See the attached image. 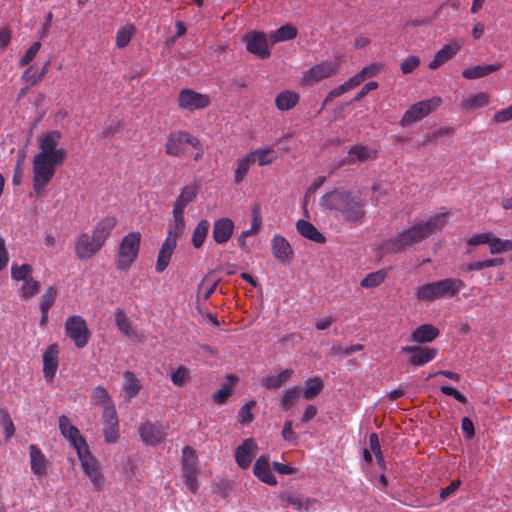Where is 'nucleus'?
<instances>
[{
  "label": "nucleus",
  "instance_id": "52",
  "mask_svg": "<svg viewBox=\"0 0 512 512\" xmlns=\"http://www.w3.org/2000/svg\"><path fill=\"white\" fill-rule=\"evenodd\" d=\"M57 295H58V291H57L56 286H49L46 289V291L42 295L41 301H40L41 312H45V310H50V308L55 303Z\"/></svg>",
  "mask_w": 512,
  "mask_h": 512
},
{
  "label": "nucleus",
  "instance_id": "1",
  "mask_svg": "<svg viewBox=\"0 0 512 512\" xmlns=\"http://www.w3.org/2000/svg\"><path fill=\"white\" fill-rule=\"evenodd\" d=\"M62 133L58 130L43 133L38 138L39 152L33 157V189L41 196L50 183L56 168L63 164L67 151L59 147Z\"/></svg>",
  "mask_w": 512,
  "mask_h": 512
},
{
  "label": "nucleus",
  "instance_id": "17",
  "mask_svg": "<svg viewBox=\"0 0 512 512\" xmlns=\"http://www.w3.org/2000/svg\"><path fill=\"white\" fill-rule=\"evenodd\" d=\"M59 428L62 435L71 442L76 451L87 445L85 439L80 435L78 428L70 423L67 416L62 415L59 417Z\"/></svg>",
  "mask_w": 512,
  "mask_h": 512
},
{
  "label": "nucleus",
  "instance_id": "51",
  "mask_svg": "<svg viewBox=\"0 0 512 512\" xmlns=\"http://www.w3.org/2000/svg\"><path fill=\"white\" fill-rule=\"evenodd\" d=\"M33 268L30 264H22L17 266L15 264L11 267V277L14 281H26L32 277Z\"/></svg>",
  "mask_w": 512,
  "mask_h": 512
},
{
  "label": "nucleus",
  "instance_id": "61",
  "mask_svg": "<svg viewBox=\"0 0 512 512\" xmlns=\"http://www.w3.org/2000/svg\"><path fill=\"white\" fill-rule=\"evenodd\" d=\"M363 349H364V346L362 344H353V345H350V346H347V347L334 346L331 349V353L333 355L348 356V355H350L352 353L362 351Z\"/></svg>",
  "mask_w": 512,
  "mask_h": 512
},
{
  "label": "nucleus",
  "instance_id": "12",
  "mask_svg": "<svg viewBox=\"0 0 512 512\" xmlns=\"http://www.w3.org/2000/svg\"><path fill=\"white\" fill-rule=\"evenodd\" d=\"M103 436L107 443H115L119 438V419L115 406L105 407L102 412Z\"/></svg>",
  "mask_w": 512,
  "mask_h": 512
},
{
  "label": "nucleus",
  "instance_id": "22",
  "mask_svg": "<svg viewBox=\"0 0 512 512\" xmlns=\"http://www.w3.org/2000/svg\"><path fill=\"white\" fill-rule=\"evenodd\" d=\"M59 348L57 344L48 346L43 354V373L46 379H53L58 368Z\"/></svg>",
  "mask_w": 512,
  "mask_h": 512
},
{
  "label": "nucleus",
  "instance_id": "19",
  "mask_svg": "<svg viewBox=\"0 0 512 512\" xmlns=\"http://www.w3.org/2000/svg\"><path fill=\"white\" fill-rule=\"evenodd\" d=\"M139 434L145 444L152 446L163 441L166 436L160 425L150 421L143 423L139 427Z\"/></svg>",
  "mask_w": 512,
  "mask_h": 512
},
{
  "label": "nucleus",
  "instance_id": "40",
  "mask_svg": "<svg viewBox=\"0 0 512 512\" xmlns=\"http://www.w3.org/2000/svg\"><path fill=\"white\" fill-rule=\"evenodd\" d=\"M293 373L292 369H285L277 375L263 377L261 379V385L267 389H278L293 375Z\"/></svg>",
  "mask_w": 512,
  "mask_h": 512
},
{
  "label": "nucleus",
  "instance_id": "37",
  "mask_svg": "<svg viewBox=\"0 0 512 512\" xmlns=\"http://www.w3.org/2000/svg\"><path fill=\"white\" fill-rule=\"evenodd\" d=\"M123 391L126 401H130L136 397L141 389L140 383L136 375L131 371H125L123 374Z\"/></svg>",
  "mask_w": 512,
  "mask_h": 512
},
{
  "label": "nucleus",
  "instance_id": "3",
  "mask_svg": "<svg viewBox=\"0 0 512 512\" xmlns=\"http://www.w3.org/2000/svg\"><path fill=\"white\" fill-rule=\"evenodd\" d=\"M320 205L328 210L340 213L342 219L353 225L366 221V202L359 194L345 189L327 192L320 199Z\"/></svg>",
  "mask_w": 512,
  "mask_h": 512
},
{
  "label": "nucleus",
  "instance_id": "26",
  "mask_svg": "<svg viewBox=\"0 0 512 512\" xmlns=\"http://www.w3.org/2000/svg\"><path fill=\"white\" fill-rule=\"evenodd\" d=\"M440 334L437 327L432 324H422L413 330L411 339L419 344L430 343L435 340Z\"/></svg>",
  "mask_w": 512,
  "mask_h": 512
},
{
  "label": "nucleus",
  "instance_id": "23",
  "mask_svg": "<svg viewBox=\"0 0 512 512\" xmlns=\"http://www.w3.org/2000/svg\"><path fill=\"white\" fill-rule=\"evenodd\" d=\"M117 224V218L114 215H108L101 219L93 229L92 235L99 243L104 245L107 238Z\"/></svg>",
  "mask_w": 512,
  "mask_h": 512
},
{
  "label": "nucleus",
  "instance_id": "30",
  "mask_svg": "<svg viewBox=\"0 0 512 512\" xmlns=\"http://www.w3.org/2000/svg\"><path fill=\"white\" fill-rule=\"evenodd\" d=\"M280 502L283 507L293 506L297 511H302L303 509L307 510L315 500L304 499L297 493L287 491L280 495Z\"/></svg>",
  "mask_w": 512,
  "mask_h": 512
},
{
  "label": "nucleus",
  "instance_id": "44",
  "mask_svg": "<svg viewBox=\"0 0 512 512\" xmlns=\"http://www.w3.org/2000/svg\"><path fill=\"white\" fill-rule=\"evenodd\" d=\"M182 472H198V457L196 451L191 446H185L182 450Z\"/></svg>",
  "mask_w": 512,
  "mask_h": 512
},
{
  "label": "nucleus",
  "instance_id": "56",
  "mask_svg": "<svg viewBox=\"0 0 512 512\" xmlns=\"http://www.w3.org/2000/svg\"><path fill=\"white\" fill-rule=\"evenodd\" d=\"M40 290V284L33 279V277L24 281V284L21 287V297L23 299H29L35 296Z\"/></svg>",
  "mask_w": 512,
  "mask_h": 512
},
{
  "label": "nucleus",
  "instance_id": "36",
  "mask_svg": "<svg viewBox=\"0 0 512 512\" xmlns=\"http://www.w3.org/2000/svg\"><path fill=\"white\" fill-rule=\"evenodd\" d=\"M252 154H245L243 157L238 158L235 162L234 169V183L240 184L247 176L250 167L254 164Z\"/></svg>",
  "mask_w": 512,
  "mask_h": 512
},
{
  "label": "nucleus",
  "instance_id": "47",
  "mask_svg": "<svg viewBox=\"0 0 512 512\" xmlns=\"http://www.w3.org/2000/svg\"><path fill=\"white\" fill-rule=\"evenodd\" d=\"M324 383L320 377H313L305 382L303 397L306 400L314 399L323 389Z\"/></svg>",
  "mask_w": 512,
  "mask_h": 512
},
{
  "label": "nucleus",
  "instance_id": "6",
  "mask_svg": "<svg viewBox=\"0 0 512 512\" xmlns=\"http://www.w3.org/2000/svg\"><path fill=\"white\" fill-rule=\"evenodd\" d=\"M186 145L200 148V140L187 131L171 132L166 139L165 152L169 156L182 157L186 152Z\"/></svg>",
  "mask_w": 512,
  "mask_h": 512
},
{
  "label": "nucleus",
  "instance_id": "41",
  "mask_svg": "<svg viewBox=\"0 0 512 512\" xmlns=\"http://www.w3.org/2000/svg\"><path fill=\"white\" fill-rule=\"evenodd\" d=\"M115 324L117 329L125 336L134 337L136 335L132 321L121 308L115 310Z\"/></svg>",
  "mask_w": 512,
  "mask_h": 512
},
{
  "label": "nucleus",
  "instance_id": "8",
  "mask_svg": "<svg viewBox=\"0 0 512 512\" xmlns=\"http://www.w3.org/2000/svg\"><path fill=\"white\" fill-rule=\"evenodd\" d=\"M65 332L79 349L84 348L91 337V333L85 319L79 315L69 316L66 319Z\"/></svg>",
  "mask_w": 512,
  "mask_h": 512
},
{
  "label": "nucleus",
  "instance_id": "15",
  "mask_svg": "<svg viewBox=\"0 0 512 512\" xmlns=\"http://www.w3.org/2000/svg\"><path fill=\"white\" fill-rule=\"evenodd\" d=\"M377 157L376 150L369 148L366 145H354L349 148L347 156L340 162L341 165H354L356 163H362L367 160H373Z\"/></svg>",
  "mask_w": 512,
  "mask_h": 512
},
{
  "label": "nucleus",
  "instance_id": "35",
  "mask_svg": "<svg viewBox=\"0 0 512 512\" xmlns=\"http://www.w3.org/2000/svg\"><path fill=\"white\" fill-rule=\"evenodd\" d=\"M300 95L291 90L279 93L275 98V105L280 111H288L294 108L299 102Z\"/></svg>",
  "mask_w": 512,
  "mask_h": 512
},
{
  "label": "nucleus",
  "instance_id": "11",
  "mask_svg": "<svg viewBox=\"0 0 512 512\" xmlns=\"http://www.w3.org/2000/svg\"><path fill=\"white\" fill-rule=\"evenodd\" d=\"M210 102L208 95L198 93L192 89H183L178 96L179 106L189 111L204 109L210 105Z\"/></svg>",
  "mask_w": 512,
  "mask_h": 512
},
{
  "label": "nucleus",
  "instance_id": "54",
  "mask_svg": "<svg viewBox=\"0 0 512 512\" xmlns=\"http://www.w3.org/2000/svg\"><path fill=\"white\" fill-rule=\"evenodd\" d=\"M171 381L175 386L181 387L190 381V371L185 366H179L171 374Z\"/></svg>",
  "mask_w": 512,
  "mask_h": 512
},
{
  "label": "nucleus",
  "instance_id": "16",
  "mask_svg": "<svg viewBox=\"0 0 512 512\" xmlns=\"http://www.w3.org/2000/svg\"><path fill=\"white\" fill-rule=\"evenodd\" d=\"M273 256L283 264H290L294 257V251L288 240L281 235H274L271 240Z\"/></svg>",
  "mask_w": 512,
  "mask_h": 512
},
{
  "label": "nucleus",
  "instance_id": "21",
  "mask_svg": "<svg viewBox=\"0 0 512 512\" xmlns=\"http://www.w3.org/2000/svg\"><path fill=\"white\" fill-rule=\"evenodd\" d=\"M257 445L253 439H245L235 450V460L238 466L246 469L250 466Z\"/></svg>",
  "mask_w": 512,
  "mask_h": 512
},
{
  "label": "nucleus",
  "instance_id": "50",
  "mask_svg": "<svg viewBox=\"0 0 512 512\" xmlns=\"http://www.w3.org/2000/svg\"><path fill=\"white\" fill-rule=\"evenodd\" d=\"M134 33L135 27L132 24L119 28L116 33V46L119 49L125 48L130 43Z\"/></svg>",
  "mask_w": 512,
  "mask_h": 512
},
{
  "label": "nucleus",
  "instance_id": "46",
  "mask_svg": "<svg viewBox=\"0 0 512 512\" xmlns=\"http://www.w3.org/2000/svg\"><path fill=\"white\" fill-rule=\"evenodd\" d=\"M386 277L387 272L383 269L368 273L361 280L360 286L365 289L378 287L385 281Z\"/></svg>",
  "mask_w": 512,
  "mask_h": 512
},
{
  "label": "nucleus",
  "instance_id": "20",
  "mask_svg": "<svg viewBox=\"0 0 512 512\" xmlns=\"http://www.w3.org/2000/svg\"><path fill=\"white\" fill-rule=\"evenodd\" d=\"M234 222L230 218H220L214 222L212 236L217 244L227 243L234 232Z\"/></svg>",
  "mask_w": 512,
  "mask_h": 512
},
{
  "label": "nucleus",
  "instance_id": "18",
  "mask_svg": "<svg viewBox=\"0 0 512 512\" xmlns=\"http://www.w3.org/2000/svg\"><path fill=\"white\" fill-rule=\"evenodd\" d=\"M29 456L32 473L39 477L45 476L50 462L42 450L37 445L31 444L29 446Z\"/></svg>",
  "mask_w": 512,
  "mask_h": 512
},
{
  "label": "nucleus",
  "instance_id": "39",
  "mask_svg": "<svg viewBox=\"0 0 512 512\" xmlns=\"http://www.w3.org/2000/svg\"><path fill=\"white\" fill-rule=\"evenodd\" d=\"M90 403L93 406H102L103 410L105 407L115 406L107 389L101 385L92 389L90 395Z\"/></svg>",
  "mask_w": 512,
  "mask_h": 512
},
{
  "label": "nucleus",
  "instance_id": "25",
  "mask_svg": "<svg viewBox=\"0 0 512 512\" xmlns=\"http://www.w3.org/2000/svg\"><path fill=\"white\" fill-rule=\"evenodd\" d=\"M461 46L457 43L444 45L434 56V59L429 63L428 67L431 70H436L447 61L452 59Z\"/></svg>",
  "mask_w": 512,
  "mask_h": 512
},
{
  "label": "nucleus",
  "instance_id": "29",
  "mask_svg": "<svg viewBox=\"0 0 512 512\" xmlns=\"http://www.w3.org/2000/svg\"><path fill=\"white\" fill-rule=\"evenodd\" d=\"M296 229L301 236L310 241L318 244L326 242L325 236L309 221L298 220L296 222Z\"/></svg>",
  "mask_w": 512,
  "mask_h": 512
},
{
  "label": "nucleus",
  "instance_id": "7",
  "mask_svg": "<svg viewBox=\"0 0 512 512\" xmlns=\"http://www.w3.org/2000/svg\"><path fill=\"white\" fill-rule=\"evenodd\" d=\"M78 458L81 462L82 470L89 477L95 490L103 489L104 477L100 470L97 459L90 453L88 445L79 448L77 451Z\"/></svg>",
  "mask_w": 512,
  "mask_h": 512
},
{
  "label": "nucleus",
  "instance_id": "63",
  "mask_svg": "<svg viewBox=\"0 0 512 512\" xmlns=\"http://www.w3.org/2000/svg\"><path fill=\"white\" fill-rule=\"evenodd\" d=\"M282 437L285 441H287L291 444H297L298 436L293 431L292 421L286 420L284 422L283 429H282Z\"/></svg>",
  "mask_w": 512,
  "mask_h": 512
},
{
  "label": "nucleus",
  "instance_id": "13",
  "mask_svg": "<svg viewBox=\"0 0 512 512\" xmlns=\"http://www.w3.org/2000/svg\"><path fill=\"white\" fill-rule=\"evenodd\" d=\"M101 248L102 244L93 235L82 233L76 241L75 254L80 260H87L92 258Z\"/></svg>",
  "mask_w": 512,
  "mask_h": 512
},
{
  "label": "nucleus",
  "instance_id": "48",
  "mask_svg": "<svg viewBox=\"0 0 512 512\" xmlns=\"http://www.w3.org/2000/svg\"><path fill=\"white\" fill-rule=\"evenodd\" d=\"M209 221L208 220H201L198 222L197 226L195 227L193 234H192V244L195 248H200L207 237L208 231H209Z\"/></svg>",
  "mask_w": 512,
  "mask_h": 512
},
{
  "label": "nucleus",
  "instance_id": "43",
  "mask_svg": "<svg viewBox=\"0 0 512 512\" xmlns=\"http://www.w3.org/2000/svg\"><path fill=\"white\" fill-rule=\"evenodd\" d=\"M490 96L486 92L469 95L463 102L462 107L467 110H475L486 107L489 104Z\"/></svg>",
  "mask_w": 512,
  "mask_h": 512
},
{
  "label": "nucleus",
  "instance_id": "60",
  "mask_svg": "<svg viewBox=\"0 0 512 512\" xmlns=\"http://www.w3.org/2000/svg\"><path fill=\"white\" fill-rule=\"evenodd\" d=\"M197 473L198 472H193V471L182 472V477L184 479V483H185L187 489L192 493H196L199 488L198 481H197Z\"/></svg>",
  "mask_w": 512,
  "mask_h": 512
},
{
  "label": "nucleus",
  "instance_id": "53",
  "mask_svg": "<svg viewBox=\"0 0 512 512\" xmlns=\"http://www.w3.org/2000/svg\"><path fill=\"white\" fill-rule=\"evenodd\" d=\"M301 393L300 388L293 387L284 391L281 399V407L283 410H289L297 401Z\"/></svg>",
  "mask_w": 512,
  "mask_h": 512
},
{
  "label": "nucleus",
  "instance_id": "42",
  "mask_svg": "<svg viewBox=\"0 0 512 512\" xmlns=\"http://www.w3.org/2000/svg\"><path fill=\"white\" fill-rule=\"evenodd\" d=\"M297 33L298 31L296 27L289 24L283 25L277 30L269 33L270 43L274 45L278 42L293 40L294 38H296Z\"/></svg>",
  "mask_w": 512,
  "mask_h": 512
},
{
  "label": "nucleus",
  "instance_id": "57",
  "mask_svg": "<svg viewBox=\"0 0 512 512\" xmlns=\"http://www.w3.org/2000/svg\"><path fill=\"white\" fill-rule=\"evenodd\" d=\"M512 242L509 240H502L498 237L491 235V241L488 242L489 250L491 254H498L507 251Z\"/></svg>",
  "mask_w": 512,
  "mask_h": 512
},
{
  "label": "nucleus",
  "instance_id": "27",
  "mask_svg": "<svg viewBox=\"0 0 512 512\" xmlns=\"http://www.w3.org/2000/svg\"><path fill=\"white\" fill-rule=\"evenodd\" d=\"M253 473L260 481L268 485L274 486L277 484V480L272 474L268 459L265 456H260L256 460L253 466Z\"/></svg>",
  "mask_w": 512,
  "mask_h": 512
},
{
  "label": "nucleus",
  "instance_id": "5",
  "mask_svg": "<svg viewBox=\"0 0 512 512\" xmlns=\"http://www.w3.org/2000/svg\"><path fill=\"white\" fill-rule=\"evenodd\" d=\"M441 103L442 99L440 97L435 96L430 99L419 101L413 104L404 113L403 117L400 120V125L402 127H406L422 120L430 113L437 110L440 107Z\"/></svg>",
  "mask_w": 512,
  "mask_h": 512
},
{
  "label": "nucleus",
  "instance_id": "2",
  "mask_svg": "<svg viewBox=\"0 0 512 512\" xmlns=\"http://www.w3.org/2000/svg\"><path fill=\"white\" fill-rule=\"evenodd\" d=\"M448 213L431 215L425 221H416L411 226L404 228L396 237L386 242L389 252L398 253L416 244L422 243L432 235L441 231L446 225Z\"/></svg>",
  "mask_w": 512,
  "mask_h": 512
},
{
  "label": "nucleus",
  "instance_id": "31",
  "mask_svg": "<svg viewBox=\"0 0 512 512\" xmlns=\"http://www.w3.org/2000/svg\"><path fill=\"white\" fill-rule=\"evenodd\" d=\"M502 68V64L500 62H496L493 64L486 65H477L464 69L462 71V76L465 79H478L484 76H487L493 72L498 71Z\"/></svg>",
  "mask_w": 512,
  "mask_h": 512
},
{
  "label": "nucleus",
  "instance_id": "9",
  "mask_svg": "<svg viewBox=\"0 0 512 512\" xmlns=\"http://www.w3.org/2000/svg\"><path fill=\"white\" fill-rule=\"evenodd\" d=\"M243 42L246 45V50L258 57L259 59H267L271 54V47L269 34L257 31H249L243 36Z\"/></svg>",
  "mask_w": 512,
  "mask_h": 512
},
{
  "label": "nucleus",
  "instance_id": "33",
  "mask_svg": "<svg viewBox=\"0 0 512 512\" xmlns=\"http://www.w3.org/2000/svg\"><path fill=\"white\" fill-rule=\"evenodd\" d=\"M252 215H253V219H252V223H251V228L248 230L242 231V233L238 237V244L245 252L250 251L249 246L247 245L246 239L248 237L256 235L261 226L260 208L258 206L253 208Z\"/></svg>",
  "mask_w": 512,
  "mask_h": 512
},
{
  "label": "nucleus",
  "instance_id": "59",
  "mask_svg": "<svg viewBox=\"0 0 512 512\" xmlns=\"http://www.w3.org/2000/svg\"><path fill=\"white\" fill-rule=\"evenodd\" d=\"M41 48L40 42H34L28 50L25 52V54L22 56V58L19 60V66L24 67L28 65L37 55Z\"/></svg>",
  "mask_w": 512,
  "mask_h": 512
},
{
  "label": "nucleus",
  "instance_id": "32",
  "mask_svg": "<svg viewBox=\"0 0 512 512\" xmlns=\"http://www.w3.org/2000/svg\"><path fill=\"white\" fill-rule=\"evenodd\" d=\"M414 298L421 302H433L440 299L437 281L426 283L415 288Z\"/></svg>",
  "mask_w": 512,
  "mask_h": 512
},
{
  "label": "nucleus",
  "instance_id": "45",
  "mask_svg": "<svg viewBox=\"0 0 512 512\" xmlns=\"http://www.w3.org/2000/svg\"><path fill=\"white\" fill-rule=\"evenodd\" d=\"M252 154L254 163L257 161L259 166H265L273 163L277 158V153L272 148H259L249 152Z\"/></svg>",
  "mask_w": 512,
  "mask_h": 512
},
{
  "label": "nucleus",
  "instance_id": "55",
  "mask_svg": "<svg viewBox=\"0 0 512 512\" xmlns=\"http://www.w3.org/2000/svg\"><path fill=\"white\" fill-rule=\"evenodd\" d=\"M0 425L4 429L5 438H11L15 432V426L8 411L4 408H0Z\"/></svg>",
  "mask_w": 512,
  "mask_h": 512
},
{
  "label": "nucleus",
  "instance_id": "4",
  "mask_svg": "<svg viewBox=\"0 0 512 512\" xmlns=\"http://www.w3.org/2000/svg\"><path fill=\"white\" fill-rule=\"evenodd\" d=\"M141 244V234L139 232H131L121 240L115 262L118 270H127L136 261Z\"/></svg>",
  "mask_w": 512,
  "mask_h": 512
},
{
  "label": "nucleus",
  "instance_id": "24",
  "mask_svg": "<svg viewBox=\"0 0 512 512\" xmlns=\"http://www.w3.org/2000/svg\"><path fill=\"white\" fill-rule=\"evenodd\" d=\"M440 299L456 296L464 287L465 283L458 278H445L437 281Z\"/></svg>",
  "mask_w": 512,
  "mask_h": 512
},
{
  "label": "nucleus",
  "instance_id": "34",
  "mask_svg": "<svg viewBox=\"0 0 512 512\" xmlns=\"http://www.w3.org/2000/svg\"><path fill=\"white\" fill-rule=\"evenodd\" d=\"M198 191L199 186L197 184H191L183 187L176 198L173 209L184 211L185 207L196 199Z\"/></svg>",
  "mask_w": 512,
  "mask_h": 512
},
{
  "label": "nucleus",
  "instance_id": "58",
  "mask_svg": "<svg viewBox=\"0 0 512 512\" xmlns=\"http://www.w3.org/2000/svg\"><path fill=\"white\" fill-rule=\"evenodd\" d=\"M255 405L256 402L251 400L240 408L238 412V419L241 424H248L253 421L254 416L251 410L255 407Z\"/></svg>",
  "mask_w": 512,
  "mask_h": 512
},
{
  "label": "nucleus",
  "instance_id": "38",
  "mask_svg": "<svg viewBox=\"0 0 512 512\" xmlns=\"http://www.w3.org/2000/svg\"><path fill=\"white\" fill-rule=\"evenodd\" d=\"M172 213L173 220L169 222V230L166 238L177 241L178 237L181 236L185 230L184 211L173 209Z\"/></svg>",
  "mask_w": 512,
  "mask_h": 512
},
{
  "label": "nucleus",
  "instance_id": "62",
  "mask_svg": "<svg viewBox=\"0 0 512 512\" xmlns=\"http://www.w3.org/2000/svg\"><path fill=\"white\" fill-rule=\"evenodd\" d=\"M420 65V58L415 55L408 56L401 63V71L403 74L413 72Z\"/></svg>",
  "mask_w": 512,
  "mask_h": 512
},
{
  "label": "nucleus",
  "instance_id": "64",
  "mask_svg": "<svg viewBox=\"0 0 512 512\" xmlns=\"http://www.w3.org/2000/svg\"><path fill=\"white\" fill-rule=\"evenodd\" d=\"M232 394V388L228 385H224L222 388L217 390L213 396L212 399L216 404H224L229 396Z\"/></svg>",
  "mask_w": 512,
  "mask_h": 512
},
{
  "label": "nucleus",
  "instance_id": "28",
  "mask_svg": "<svg viewBox=\"0 0 512 512\" xmlns=\"http://www.w3.org/2000/svg\"><path fill=\"white\" fill-rule=\"evenodd\" d=\"M177 245L176 240L166 238L159 250L155 270L158 273L163 272L169 265L173 251Z\"/></svg>",
  "mask_w": 512,
  "mask_h": 512
},
{
  "label": "nucleus",
  "instance_id": "14",
  "mask_svg": "<svg viewBox=\"0 0 512 512\" xmlns=\"http://www.w3.org/2000/svg\"><path fill=\"white\" fill-rule=\"evenodd\" d=\"M402 351L411 354L410 363L416 366H423L438 355V349L428 346H405Z\"/></svg>",
  "mask_w": 512,
  "mask_h": 512
},
{
  "label": "nucleus",
  "instance_id": "49",
  "mask_svg": "<svg viewBox=\"0 0 512 512\" xmlns=\"http://www.w3.org/2000/svg\"><path fill=\"white\" fill-rule=\"evenodd\" d=\"M218 280H211L209 276L205 277L198 287L197 300L207 301L214 293Z\"/></svg>",
  "mask_w": 512,
  "mask_h": 512
},
{
  "label": "nucleus",
  "instance_id": "10",
  "mask_svg": "<svg viewBox=\"0 0 512 512\" xmlns=\"http://www.w3.org/2000/svg\"><path fill=\"white\" fill-rule=\"evenodd\" d=\"M338 69L339 65L334 61L321 62L303 73L302 83L307 86H313L321 80L335 75Z\"/></svg>",
  "mask_w": 512,
  "mask_h": 512
}]
</instances>
